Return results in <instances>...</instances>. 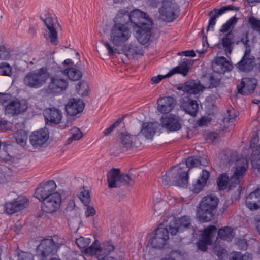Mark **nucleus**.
Instances as JSON below:
<instances>
[{
    "mask_svg": "<svg viewBox=\"0 0 260 260\" xmlns=\"http://www.w3.org/2000/svg\"><path fill=\"white\" fill-rule=\"evenodd\" d=\"M219 157L224 164H230L233 161H235V164L234 173L230 179L225 173L221 174L218 177L217 182L219 189H225L229 182L230 188L235 187L239 184L248 168L247 159L244 158H238L237 153L231 150L223 151L220 154Z\"/></svg>",
    "mask_w": 260,
    "mask_h": 260,
    "instance_id": "obj_1",
    "label": "nucleus"
},
{
    "mask_svg": "<svg viewBox=\"0 0 260 260\" xmlns=\"http://www.w3.org/2000/svg\"><path fill=\"white\" fill-rule=\"evenodd\" d=\"M200 165L201 162L198 158L189 157L186 159L185 162H182L177 166L172 167L162 175V183L164 185H171L173 183L178 186L184 187L186 186L188 182V168Z\"/></svg>",
    "mask_w": 260,
    "mask_h": 260,
    "instance_id": "obj_2",
    "label": "nucleus"
},
{
    "mask_svg": "<svg viewBox=\"0 0 260 260\" xmlns=\"http://www.w3.org/2000/svg\"><path fill=\"white\" fill-rule=\"evenodd\" d=\"M132 36L131 28L127 24H113L109 30V39L114 46L123 47L129 41Z\"/></svg>",
    "mask_w": 260,
    "mask_h": 260,
    "instance_id": "obj_3",
    "label": "nucleus"
},
{
    "mask_svg": "<svg viewBox=\"0 0 260 260\" xmlns=\"http://www.w3.org/2000/svg\"><path fill=\"white\" fill-rule=\"evenodd\" d=\"M218 203V199L213 196H207L203 198L197 210V217L199 221L207 222L211 220Z\"/></svg>",
    "mask_w": 260,
    "mask_h": 260,
    "instance_id": "obj_4",
    "label": "nucleus"
},
{
    "mask_svg": "<svg viewBox=\"0 0 260 260\" xmlns=\"http://www.w3.org/2000/svg\"><path fill=\"white\" fill-rule=\"evenodd\" d=\"M50 77L47 67H42L27 74L23 79L24 84L30 88H39L45 84Z\"/></svg>",
    "mask_w": 260,
    "mask_h": 260,
    "instance_id": "obj_5",
    "label": "nucleus"
},
{
    "mask_svg": "<svg viewBox=\"0 0 260 260\" xmlns=\"http://www.w3.org/2000/svg\"><path fill=\"white\" fill-rule=\"evenodd\" d=\"M179 12V7L174 0H164L162 6L159 9L160 18L165 21L174 20Z\"/></svg>",
    "mask_w": 260,
    "mask_h": 260,
    "instance_id": "obj_6",
    "label": "nucleus"
},
{
    "mask_svg": "<svg viewBox=\"0 0 260 260\" xmlns=\"http://www.w3.org/2000/svg\"><path fill=\"white\" fill-rule=\"evenodd\" d=\"M169 233H170L168 226L166 228L158 227L155 230L154 237L149 239L148 245L155 249H163L167 244Z\"/></svg>",
    "mask_w": 260,
    "mask_h": 260,
    "instance_id": "obj_7",
    "label": "nucleus"
},
{
    "mask_svg": "<svg viewBox=\"0 0 260 260\" xmlns=\"http://www.w3.org/2000/svg\"><path fill=\"white\" fill-rule=\"evenodd\" d=\"M74 62L71 59H66L57 69V72L66 76L72 81L79 80L82 76V72L78 69L73 67Z\"/></svg>",
    "mask_w": 260,
    "mask_h": 260,
    "instance_id": "obj_8",
    "label": "nucleus"
},
{
    "mask_svg": "<svg viewBox=\"0 0 260 260\" xmlns=\"http://www.w3.org/2000/svg\"><path fill=\"white\" fill-rule=\"evenodd\" d=\"M28 108V102L24 99L16 98L10 101L6 106V114L15 116L24 113Z\"/></svg>",
    "mask_w": 260,
    "mask_h": 260,
    "instance_id": "obj_9",
    "label": "nucleus"
},
{
    "mask_svg": "<svg viewBox=\"0 0 260 260\" xmlns=\"http://www.w3.org/2000/svg\"><path fill=\"white\" fill-rule=\"evenodd\" d=\"M152 20H148L146 23H139L136 27H133L135 31V37L141 44L144 45L148 42L151 35L152 26Z\"/></svg>",
    "mask_w": 260,
    "mask_h": 260,
    "instance_id": "obj_10",
    "label": "nucleus"
},
{
    "mask_svg": "<svg viewBox=\"0 0 260 260\" xmlns=\"http://www.w3.org/2000/svg\"><path fill=\"white\" fill-rule=\"evenodd\" d=\"M248 32H246L244 34V37L241 39V42L246 47V50L242 58L236 64L237 68L242 71H247L251 70L253 67L254 62V57H250V49L249 46H247L249 41L248 40Z\"/></svg>",
    "mask_w": 260,
    "mask_h": 260,
    "instance_id": "obj_11",
    "label": "nucleus"
},
{
    "mask_svg": "<svg viewBox=\"0 0 260 260\" xmlns=\"http://www.w3.org/2000/svg\"><path fill=\"white\" fill-rule=\"evenodd\" d=\"M59 247L51 239H45L41 241L37 248V254L44 260L50 255L53 254Z\"/></svg>",
    "mask_w": 260,
    "mask_h": 260,
    "instance_id": "obj_12",
    "label": "nucleus"
},
{
    "mask_svg": "<svg viewBox=\"0 0 260 260\" xmlns=\"http://www.w3.org/2000/svg\"><path fill=\"white\" fill-rule=\"evenodd\" d=\"M61 203V197L60 194L57 192H55L42 202L41 208L46 213H53L59 209Z\"/></svg>",
    "mask_w": 260,
    "mask_h": 260,
    "instance_id": "obj_13",
    "label": "nucleus"
},
{
    "mask_svg": "<svg viewBox=\"0 0 260 260\" xmlns=\"http://www.w3.org/2000/svg\"><path fill=\"white\" fill-rule=\"evenodd\" d=\"M191 223L190 217L183 216L180 218H173L168 225L169 231L172 235H176L178 232H182L190 226Z\"/></svg>",
    "mask_w": 260,
    "mask_h": 260,
    "instance_id": "obj_14",
    "label": "nucleus"
},
{
    "mask_svg": "<svg viewBox=\"0 0 260 260\" xmlns=\"http://www.w3.org/2000/svg\"><path fill=\"white\" fill-rule=\"evenodd\" d=\"M56 184L53 180H49L39 186L35 192V197L40 201H44L48 197L54 193Z\"/></svg>",
    "mask_w": 260,
    "mask_h": 260,
    "instance_id": "obj_15",
    "label": "nucleus"
},
{
    "mask_svg": "<svg viewBox=\"0 0 260 260\" xmlns=\"http://www.w3.org/2000/svg\"><path fill=\"white\" fill-rule=\"evenodd\" d=\"M160 121L162 127L170 132L178 131L181 127L180 118L178 116L173 114L162 116Z\"/></svg>",
    "mask_w": 260,
    "mask_h": 260,
    "instance_id": "obj_16",
    "label": "nucleus"
},
{
    "mask_svg": "<svg viewBox=\"0 0 260 260\" xmlns=\"http://www.w3.org/2000/svg\"><path fill=\"white\" fill-rule=\"evenodd\" d=\"M216 231L214 225H210L205 228L202 233V239L197 242L198 248L202 251H206L207 246L211 243V238Z\"/></svg>",
    "mask_w": 260,
    "mask_h": 260,
    "instance_id": "obj_17",
    "label": "nucleus"
},
{
    "mask_svg": "<svg viewBox=\"0 0 260 260\" xmlns=\"http://www.w3.org/2000/svg\"><path fill=\"white\" fill-rule=\"evenodd\" d=\"M67 81L58 75L53 76L48 86V89L51 93H59L64 91L68 87Z\"/></svg>",
    "mask_w": 260,
    "mask_h": 260,
    "instance_id": "obj_18",
    "label": "nucleus"
},
{
    "mask_svg": "<svg viewBox=\"0 0 260 260\" xmlns=\"http://www.w3.org/2000/svg\"><path fill=\"white\" fill-rule=\"evenodd\" d=\"M48 138L49 135L47 132L41 129L31 133L29 136V142L34 148H37L44 144Z\"/></svg>",
    "mask_w": 260,
    "mask_h": 260,
    "instance_id": "obj_19",
    "label": "nucleus"
},
{
    "mask_svg": "<svg viewBox=\"0 0 260 260\" xmlns=\"http://www.w3.org/2000/svg\"><path fill=\"white\" fill-rule=\"evenodd\" d=\"M27 203L28 201L26 199L13 201L12 202H6L3 206V208L6 214L11 215L26 208L27 206Z\"/></svg>",
    "mask_w": 260,
    "mask_h": 260,
    "instance_id": "obj_20",
    "label": "nucleus"
},
{
    "mask_svg": "<svg viewBox=\"0 0 260 260\" xmlns=\"http://www.w3.org/2000/svg\"><path fill=\"white\" fill-rule=\"evenodd\" d=\"M210 176L208 171L203 170L199 178L193 181L191 191L194 193L200 192L207 185Z\"/></svg>",
    "mask_w": 260,
    "mask_h": 260,
    "instance_id": "obj_21",
    "label": "nucleus"
},
{
    "mask_svg": "<svg viewBox=\"0 0 260 260\" xmlns=\"http://www.w3.org/2000/svg\"><path fill=\"white\" fill-rule=\"evenodd\" d=\"M257 85V81L255 79L244 78L242 79L241 86L238 87V93L243 94H252Z\"/></svg>",
    "mask_w": 260,
    "mask_h": 260,
    "instance_id": "obj_22",
    "label": "nucleus"
},
{
    "mask_svg": "<svg viewBox=\"0 0 260 260\" xmlns=\"http://www.w3.org/2000/svg\"><path fill=\"white\" fill-rule=\"evenodd\" d=\"M85 105L83 101L79 99H71L66 105V110L67 113L71 116H74L82 112Z\"/></svg>",
    "mask_w": 260,
    "mask_h": 260,
    "instance_id": "obj_23",
    "label": "nucleus"
},
{
    "mask_svg": "<svg viewBox=\"0 0 260 260\" xmlns=\"http://www.w3.org/2000/svg\"><path fill=\"white\" fill-rule=\"evenodd\" d=\"M175 103V99L171 96L160 98L157 102V110L161 113H168L173 110Z\"/></svg>",
    "mask_w": 260,
    "mask_h": 260,
    "instance_id": "obj_24",
    "label": "nucleus"
},
{
    "mask_svg": "<svg viewBox=\"0 0 260 260\" xmlns=\"http://www.w3.org/2000/svg\"><path fill=\"white\" fill-rule=\"evenodd\" d=\"M212 68L214 72L222 74L231 70L232 66L225 57L221 56L215 58Z\"/></svg>",
    "mask_w": 260,
    "mask_h": 260,
    "instance_id": "obj_25",
    "label": "nucleus"
},
{
    "mask_svg": "<svg viewBox=\"0 0 260 260\" xmlns=\"http://www.w3.org/2000/svg\"><path fill=\"white\" fill-rule=\"evenodd\" d=\"M181 106L186 113L192 116H196L199 110V105L196 100L186 97L182 99Z\"/></svg>",
    "mask_w": 260,
    "mask_h": 260,
    "instance_id": "obj_26",
    "label": "nucleus"
},
{
    "mask_svg": "<svg viewBox=\"0 0 260 260\" xmlns=\"http://www.w3.org/2000/svg\"><path fill=\"white\" fill-rule=\"evenodd\" d=\"M148 20H151L148 15L139 9H135L129 13L128 20L134 24V27L139 25V23L147 22Z\"/></svg>",
    "mask_w": 260,
    "mask_h": 260,
    "instance_id": "obj_27",
    "label": "nucleus"
},
{
    "mask_svg": "<svg viewBox=\"0 0 260 260\" xmlns=\"http://www.w3.org/2000/svg\"><path fill=\"white\" fill-rule=\"evenodd\" d=\"M246 206L251 210H257L260 208V188L250 193L246 198Z\"/></svg>",
    "mask_w": 260,
    "mask_h": 260,
    "instance_id": "obj_28",
    "label": "nucleus"
},
{
    "mask_svg": "<svg viewBox=\"0 0 260 260\" xmlns=\"http://www.w3.org/2000/svg\"><path fill=\"white\" fill-rule=\"evenodd\" d=\"M44 23L47 27L46 32L50 40V42L53 44H56L57 42V34L54 27L52 18L49 15H46L45 18H42Z\"/></svg>",
    "mask_w": 260,
    "mask_h": 260,
    "instance_id": "obj_29",
    "label": "nucleus"
},
{
    "mask_svg": "<svg viewBox=\"0 0 260 260\" xmlns=\"http://www.w3.org/2000/svg\"><path fill=\"white\" fill-rule=\"evenodd\" d=\"M192 62L190 60L184 59L183 61L177 66L173 68L169 72V76H172L176 74H181L185 76L191 69Z\"/></svg>",
    "mask_w": 260,
    "mask_h": 260,
    "instance_id": "obj_30",
    "label": "nucleus"
},
{
    "mask_svg": "<svg viewBox=\"0 0 260 260\" xmlns=\"http://www.w3.org/2000/svg\"><path fill=\"white\" fill-rule=\"evenodd\" d=\"M204 86L195 80H189L186 82L180 88L183 92L188 94H197L204 89Z\"/></svg>",
    "mask_w": 260,
    "mask_h": 260,
    "instance_id": "obj_31",
    "label": "nucleus"
},
{
    "mask_svg": "<svg viewBox=\"0 0 260 260\" xmlns=\"http://www.w3.org/2000/svg\"><path fill=\"white\" fill-rule=\"evenodd\" d=\"M45 118L50 122L58 124L61 118V112L56 108H47L43 111Z\"/></svg>",
    "mask_w": 260,
    "mask_h": 260,
    "instance_id": "obj_32",
    "label": "nucleus"
},
{
    "mask_svg": "<svg viewBox=\"0 0 260 260\" xmlns=\"http://www.w3.org/2000/svg\"><path fill=\"white\" fill-rule=\"evenodd\" d=\"M159 127L157 122L145 123L143 124L140 133L147 138H151Z\"/></svg>",
    "mask_w": 260,
    "mask_h": 260,
    "instance_id": "obj_33",
    "label": "nucleus"
},
{
    "mask_svg": "<svg viewBox=\"0 0 260 260\" xmlns=\"http://www.w3.org/2000/svg\"><path fill=\"white\" fill-rule=\"evenodd\" d=\"M137 139L136 136L131 135L127 133L121 134L120 143L123 149L128 150L134 146V143Z\"/></svg>",
    "mask_w": 260,
    "mask_h": 260,
    "instance_id": "obj_34",
    "label": "nucleus"
},
{
    "mask_svg": "<svg viewBox=\"0 0 260 260\" xmlns=\"http://www.w3.org/2000/svg\"><path fill=\"white\" fill-rule=\"evenodd\" d=\"M120 171L117 169H112L107 174V181L110 188L119 186Z\"/></svg>",
    "mask_w": 260,
    "mask_h": 260,
    "instance_id": "obj_35",
    "label": "nucleus"
},
{
    "mask_svg": "<svg viewBox=\"0 0 260 260\" xmlns=\"http://www.w3.org/2000/svg\"><path fill=\"white\" fill-rule=\"evenodd\" d=\"M12 146L10 145H5L2 150L0 149V160L5 162H12L14 158L13 157L11 150Z\"/></svg>",
    "mask_w": 260,
    "mask_h": 260,
    "instance_id": "obj_36",
    "label": "nucleus"
},
{
    "mask_svg": "<svg viewBox=\"0 0 260 260\" xmlns=\"http://www.w3.org/2000/svg\"><path fill=\"white\" fill-rule=\"evenodd\" d=\"M233 229L230 227H224L218 230V237L224 240L231 241L234 237Z\"/></svg>",
    "mask_w": 260,
    "mask_h": 260,
    "instance_id": "obj_37",
    "label": "nucleus"
},
{
    "mask_svg": "<svg viewBox=\"0 0 260 260\" xmlns=\"http://www.w3.org/2000/svg\"><path fill=\"white\" fill-rule=\"evenodd\" d=\"M101 252V249L98 240H95L90 246L84 250V253L88 256H98Z\"/></svg>",
    "mask_w": 260,
    "mask_h": 260,
    "instance_id": "obj_38",
    "label": "nucleus"
},
{
    "mask_svg": "<svg viewBox=\"0 0 260 260\" xmlns=\"http://www.w3.org/2000/svg\"><path fill=\"white\" fill-rule=\"evenodd\" d=\"M129 12L126 9H121L117 13L116 16L113 19V24L116 23H123L127 24L126 22L128 20Z\"/></svg>",
    "mask_w": 260,
    "mask_h": 260,
    "instance_id": "obj_39",
    "label": "nucleus"
},
{
    "mask_svg": "<svg viewBox=\"0 0 260 260\" xmlns=\"http://www.w3.org/2000/svg\"><path fill=\"white\" fill-rule=\"evenodd\" d=\"M251 165L253 168H260V144L252 153Z\"/></svg>",
    "mask_w": 260,
    "mask_h": 260,
    "instance_id": "obj_40",
    "label": "nucleus"
},
{
    "mask_svg": "<svg viewBox=\"0 0 260 260\" xmlns=\"http://www.w3.org/2000/svg\"><path fill=\"white\" fill-rule=\"evenodd\" d=\"M125 49L127 50V53L131 55H142L144 52L142 47L132 44H129L128 46H125Z\"/></svg>",
    "mask_w": 260,
    "mask_h": 260,
    "instance_id": "obj_41",
    "label": "nucleus"
},
{
    "mask_svg": "<svg viewBox=\"0 0 260 260\" xmlns=\"http://www.w3.org/2000/svg\"><path fill=\"white\" fill-rule=\"evenodd\" d=\"M27 135L26 132L21 130L18 131L15 135L16 142L22 147H25L26 144Z\"/></svg>",
    "mask_w": 260,
    "mask_h": 260,
    "instance_id": "obj_42",
    "label": "nucleus"
},
{
    "mask_svg": "<svg viewBox=\"0 0 260 260\" xmlns=\"http://www.w3.org/2000/svg\"><path fill=\"white\" fill-rule=\"evenodd\" d=\"M70 135L68 140V144L73 141L79 140L83 137L82 132L77 127H74L71 129Z\"/></svg>",
    "mask_w": 260,
    "mask_h": 260,
    "instance_id": "obj_43",
    "label": "nucleus"
},
{
    "mask_svg": "<svg viewBox=\"0 0 260 260\" xmlns=\"http://www.w3.org/2000/svg\"><path fill=\"white\" fill-rule=\"evenodd\" d=\"M166 205V202L160 199H157L153 202V210L154 214L156 215L160 214L165 210V206Z\"/></svg>",
    "mask_w": 260,
    "mask_h": 260,
    "instance_id": "obj_44",
    "label": "nucleus"
},
{
    "mask_svg": "<svg viewBox=\"0 0 260 260\" xmlns=\"http://www.w3.org/2000/svg\"><path fill=\"white\" fill-rule=\"evenodd\" d=\"M238 19L236 17L234 16L230 18L228 21L223 24L220 28V31L223 33L228 32L234 25L237 23Z\"/></svg>",
    "mask_w": 260,
    "mask_h": 260,
    "instance_id": "obj_45",
    "label": "nucleus"
},
{
    "mask_svg": "<svg viewBox=\"0 0 260 260\" xmlns=\"http://www.w3.org/2000/svg\"><path fill=\"white\" fill-rule=\"evenodd\" d=\"M76 89L78 94L81 96L87 95L88 89V83L85 81L79 82L76 86Z\"/></svg>",
    "mask_w": 260,
    "mask_h": 260,
    "instance_id": "obj_46",
    "label": "nucleus"
},
{
    "mask_svg": "<svg viewBox=\"0 0 260 260\" xmlns=\"http://www.w3.org/2000/svg\"><path fill=\"white\" fill-rule=\"evenodd\" d=\"M79 198L84 205L89 204L90 202V197L89 192L88 190H85L84 187H83L81 189V191L79 194Z\"/></svg>",
    "mask_w": 260,
    "mask_h": 260,
    "instance_id": "obj_47",
    "label": "nucleus"
},
{
    "mask_svg": "<svg viewBox=\"0 0 260 260\" xmlns=\"http://www.w3.org/2000/svg\"><path fill=\"white\" fill-rule=\"evenodd\" d=\"M12 67L7 62H2L0 64V75L11 76L12 75Z\"/></svg>",
    "mask_w": 260,
    "mask_h": 260,
    "instance_id": "obj_48",
    "label": "nucleus"
},
{
    "mask_svg": "<svg viewBox=\"0 0 260 260\" xmlns=\"http://www.w3.org/2000/svg\"><path fill=\"white\" fill-rule=\"evenodd\" d=\"M91 242V239L88 237H80L76 240V243L80 249H85Z\"/></svg>",
    "mask_w": 260,
    "mask_h": 260,
    "instance_id": "obj_49",
    "label": "nucleus"
},
{
    "mask_svg": "<svg viewBox=\"0 0 260 260\" xmlns=\"http://www.w3.org/2000/svg\"><path fill=\"white\" fill-rule=\"evenodd\" d=\"M248 21L253 30L260 33V20L256 19L253 16H251L248 18Z\"/></svg>",
    "mask_w": 260,
    "mask_h": 260,
    "instance_id": "obj_50",
    "label": "nucleus"
},
{
    "mask_svg": "<svg viewBox=\"0 0 260 260\" xmlns=\"http://www.w3.org/2000/svg\"><path fill=\"white\" fill-rule=\"evenodd\" d=\"M214 251L219 259L224 260V259L226 258L227 252L223 248L215 246L214 247Z\"/></svg>",
    "mask_w": 260,
    "mask_h": 260,
    "instance_id": "obj_51",
    "label": "nucleus"
},
{
    "mask_svg": "<svg viewBox=\"0 0 260 260\" xmlns=\"http://www.w3.org/2000/svg\"><path fill=\"white\" fill-rule=\"evenodd\" d=\"M227 112L228 115L225 117L223 119V122L225 125H229L233 123L237 117L235 113H232L230 110H228Z\"/></svg>",
    "mask_w": 260,
    "mask_h": 260,
    "instance_id": "obj_52",
    "label": "nucleus"
},
{
    "mask_svg": "<svg viewBox=\"0 0 260 260\" xmlns=\"http://www.w3.org/2000/svg\"><path fill=\"white\" fill-rule=\"evenodd\" d=\"M205 138L209 143H216L218 141V135L217 133L209 132L206 134Z\"/></svg>",
    "mask_w": 260,
    "mask_h": 260,
    "instance_id": "obj_53",
    "label": "nucleus"
},
{
    "mask_svg": "<svg viewBox=\"0 0 260 260\" xmlns=\"http://www.w3.org/2000/svg\"><path fill=\"white\" fill-rule=\"evenodd\" d=\"M101 249V252H103L104 254H107L114 250V246L111 242H106L103 244Z\"/></svg>",
    "mask_w": 260,
    "mask_h": 260,
    "instance_id": "obj_54",
    "label": "nucleus"
},
{
    "mask_svg": "<svg viewBox=\"0 0 260 260\" xmlns=\"http://www.w3.org/2000/svg\"><path fill=\"white\" fill-rule=\"evenodd\" d=\"M122 118H119L113 124L110 125L108 128L105 129V131H104V135L107 136L109 134H111L113 131L114 129L119 125V124L122 122Z\"/></svg>",
    "mask_w": 260,
    "mask_h": 260,
    "instance_id": "obj_55",
    "label": "nucleus"
},
{
    "mask_svg": "<svg viewBox=\"0 0 260 260\" xmlns=\"http://www.w3.org/2000/svg\"><path fill=\"white\" fill-rule=\"evenodd\" d=\"M12 123L4 119L0 120V132H3L11 128Z\"/></svg>",
    "mask_w": 260,
    "mask_h": 260,
    "instance_id": "obj_56",
    "label": "nucleus"
},
{
    "mask_svg": "<svg viewBox=\"0 0 260 260\" xmlns=\"http://www.w3.org/2000/svg\"><path fill=\"white\" fill-rule=\"evenodd\" d=\"M132 179L128 174H120L119 175V186L121 184L126 185L130 183Z\"/></svg>",
    "mask_w": 260,
    "mask_h": 260,
    "instance_id": "obj_57",
    "label": "nucleus"
},
{
    "mask_svg": "<svg viewBox=\"0 0 260 260\" xmlns=\"http://www.w3.org/2000/svg\"><path fill=\"white\" fill-rule=\"evenodd\" d=\"M221 44L224 47L226 48L225 50L228 51L229 53H231L232 45L231 39L227 36L224 37L222 39Z\"/></svg>",
    "mask_w": 260,
    "mask_h": 260,
    "instance_id": "obj_58",
    "label": "nucleus"
},
{
    "mask_svg": "<svg viewBox=\"0 0 260 260\" xmlns=\"http://www.w3.org/2000/svg\"><path fill=\"white\" fill-rule=\"evenodd\" d=\"M18 257L19 260H34L32 254L26 252H21L18 254Z\"/></svg>",
    "mask_w": 260,
    "mask_h": 260,
    "instance_id": "obj_59",
    "label": "nucleus"
},
{
    "mask_svg": "<svg viewBox=\"0 0 260 260\" xmlns=\"http://www.w3.org/2000/svg\"><path fill=\"white\" fill-rule=\"evenodd\" d=\"M84 206L85 207V215L86 217L92 216L95 215V210L93 207L89 206V204H87V205Z\"/></svg>",
    "mask_w": 260,
    "mask_h": 260,
    "instance_id": "obj_60",
    "label": "nucleus"
},
{
    "mask_svg": "<svg viewBox=\"0 0 260 260\" xmlns=\"http://www.w3.org/2000/svg\"><path fill=\"white\" fill-rule=\"evenodd\" d=\"M10 58V54L4 46H0V59L7 60Z\"/></svg>",
    "mask_w": 260,
    "mask_h": 260,
    "instance_id": "obj_61",
    "label": "nucleus"
},
{
    "mask_svg": "<svg viewBox=\"0 0 260 260\" xmlns=\"http://www.w3.org/2000/svg\"><path fill=\"white\" fill-rule=\"evenodd\" d=\"M232 10L231 6H223L218 9H215L214 12L215 14V16L216 17L222 15L225 13L227 11Z\"/></svg>",
    "mask_w": 260,
    "mask_h": 260,
    "instance_id": "obj_62",
    "label": "nucleus"
},
{
    "mask_svg": "<svg viewBox=\"0 0 260 260\" xmlns=\"http://www.w3.org/2000/svg\"><path fill=\"white\" fill-rule=\"evenodd\" d=\"M169 72L165 75H158L156 76H154L152 78L151 82L152 83H157L159 82L160 81H161L162 79L170 77L171 76H169Z\"/></svg>",
    "mask_w": 260,
    "mask_h": 260,
    "instance_id": "obj_63",
    "label": "nucleus"
},
{
    "mask_svg": "<svg viewBox=\"0 0 260 260\" xmlns=\"http://www.w3.org/2000/svg\"><path fill=\"white\" fill-rule=\"evenodd\" d=\"M11 99V95L9 93H4L0 92V103L4 104L9 101Z\"/></svg>",
    "mask_w": 260,
    "mask_h": 260,
    "instance_id": "obj_64",
    "label": "nucleus"
}]
</instances>
